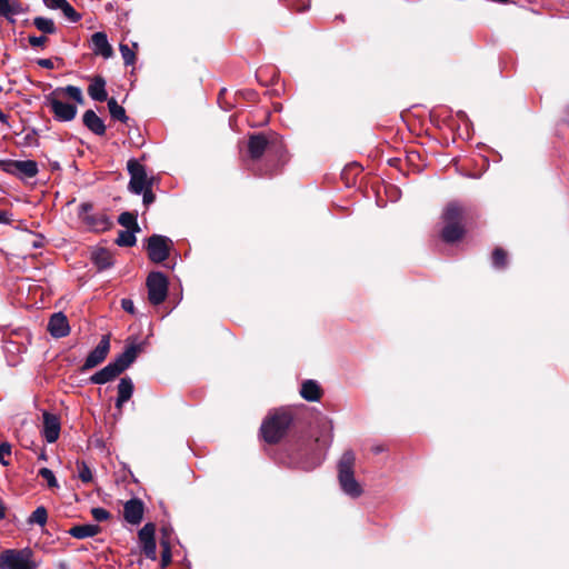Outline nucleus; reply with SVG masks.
Masks as SVG:
<instances>
[{
  "label": "nucleus",
  "mask_w": 569,
  "mask_h": 569,
  "mask_svg": "<svg viewBox=\"0 0 569 569\" xmlns=\"http://www.w3.org/2000/svg\"><path fill=\"white\" fill-rule=\"evenodd\" d=\"M64 96H68L78 104H82L84 101L81 89L76 86L59 87L46 94L44 104L51 110L53 118L60 122L72 121L78 112L76 104L62 101Z\"/></svg>",
  "instance_id": "nucleus-1"
},
{
  "label": "nucleus",
  "mask_w": 569,
  "mask_h": 569,
  "mask_svg": "<svg viewBox=\"0 0 569 569\" xmlns=\"http://www.w3.org/2000/svg\"><path fill=\"white\" fill-rule=\"evenodd\" d=\"M138 355V347L130 345L126 347L124 351L119 355L112 362L108 363L104 368L97 371L90 377V381L94 385H104L120 373H122L136 360Z\"/></svg>",
  "instance_id": "nucleus-2"
},
{
  "label": "nucleus",
  "mask_w": 569,
  "mask_h": 569,
  "mask_svg": "<svg viewBox=\"0 0 569 569\" xmlns=\"http://www.w3.org/2000/svg\"><path fill=\"white\" fill-rule=\"evenodd\" d=\"M356 455L352 450L342 453L338 461V480L341 490L351 498L362 495V488L355 477Z\"/></svg>",
  "instance_id": "nucleus-3"
},
{
  "label": "nucleus",
  "mask_w": 569,
  "mask_h": 569,
  "mask_svg": "<svg viewBox=\"0 0 569 569\" xmlns=\"http://www.w3.org/2000/svg\"><path fill=\"white\" fill-rule=\"evenodd\" d=\"M291 423V416L284 410H276L262 422L260 431L268 443L278 442L287 432Z\"/></svg>",
  "instance_id": "nucleus-4"
},
{
  "label": "nucleus",
  "mask_w": 569,
  "mask_h": 569,
  "mask_svg": "<svg viewBox=\"0 0 569 569\" xmlns=\"http://www.w3.org/2000/svg\"><path fill=\"white\" fill-rule=\"evenodd\" d=\"M38 566L33 551L28 547L0 552V569H36Z\"/></svg>",
  "instance_id": "nucleus-5"
},
{
  "label": "nucleus",
  "mask_w": 569,
  "mask_h": 569,
  "mask_svg": "<svg viewBox=\"0 0 569 569\" xmlns=\"http://www.w3.org/2000/svg\"><path fill=\"white\" fill-rule=\"evenodd\" d=\"M461 216L462 208L456 202L449 203L443 210L442 219L446 226L441 236L446 242H455L462 237L463 229L460 226Z\"/></svg>",
  "instance_id": "nucleus-6"
},
{
  "label": "nucleus",
  "mask_w": 569,
  "mask_h": 569,
  "mask_svg": "<svg viewBox=\"0 0 569 569\" xmlns=\"http://www.w3.org/2000/svg\"><path fill=\"white\" fill-rule=\"evenodd\" d=\"M80 218L86 227L93 232H103L112 226L111 219L104 212H93L89 203L81 204Z\"/></svg>",
  "instance_id": "nucleus-7"
},
{
  "label": "nucleus",
  "mask_w": 569,
  "mask_h": 569,
  "mask_svg": "<svg viewBox=\"0 0 569 569\" xmlns=\"http://www.w3.org/2000/svg\"><path fill=\"white\" fill-rule=\"evenodd\" d=\"M0 169L20 179L33 178L38 174V164L33 160H0Z\"/></svg>",
  "instance_id": "nucleus-8"
},
{
  "label": "nucleus",
  "mask_w": 569,
  "mask_h": 569,
  "mask_svg": "<svg viewBox=\"0 0 569 569\" xmlns=\"http://www.w3.org/2000/svg\"><path fill=\"white\" fill-rule=\"evenodd\" d=\"M130 174L129 190L134 194H141L148 188H152V179H149L144 167L134 159L127 163Z\"/></svg>",
  "instance_id": "nucleus-9"
},
{
  "label": "nucleus",
  "mask_w": 569,
  "mask_h": 569,
  "mask_svg": "<svg viewBox=\"0 0 569 569\" xmlns=\"http://www.w3.org/2000/svg\"><path fill=\"white\" fill-rule=\"evenodd\" d=\"M148 299L158 306L163 302L168 295V279L159 271L151 272L147 278Z\"/></svg>",
  "instance_id": "nucleus-10"
},
{
  "label": "nucleus",
  "mask_w": 569,
  "mask_h": 569,
  "mask_svg": "<svg viewBox=\"0 0 569 569\" xmlns=\"http://www.w3.org/2000/svg\"><path fill=\"white\" fill-rule=\"evenodd\" d=\"M171 239L166 236L153 234L148 239V256L153 262H162L169 257Z\"/></svg>",
  "instance_id": "nucleus-11"
},
{
  "label": "nucleus",
  "mask_w": 569,
  "mask_h": 569,
  "mask_svg": "<svg viewBox=\"0 0 569 569\" xmlns=\"http://www.w3.org/2000/svg\"><path fill=\"white\" fill-rule=\"evenodd\" d=\"M332 427L329 425L323 426L321 435L316 439L317 456L313 461L306 467L307 469H313L323 461L326 452L332 443Z\"/></svg>",
  "instance_id": "nucleus-12"
},
{
  "label": "nucleus",
  "mask_w": 569,
  "mask_h": 569,
  "mask_svg": "<svg viewBox=\"0 0 569 569\" xmlns=\"http://www.w3.org/2000/svg\"><path fill=\"white\" fill-rule=\"evenodd\" d=\"M156 526L151 522L146 523L139 530V540L142 545V551L146 557L156 560L157 558V545L154 540Z\"/></svg>",
  "instance_id": "nucleus-13"
},
{
  "label": "nucleus",
  "mask_w": 569,
  "mask_h": 569,
  "mask_svg": "<svg viewBox=\"0 0 569 569\" xmlns=\"http://www.w3.org/2000/svg\"><path fill=\"white\" fill-rule=\"evenodd\" d=\"M110 349V339L103 336L98 346L88 355L82 366V370H89L101 363L108 356Z\"/></svg>",
  "instance_id": "nucleus-14"
},
{
  "label": "nucleus",
  "mask_w": 569,
  "mask_h": 569,
  "mask_svg": "<svg viewBox=\"0 0 569 569\" xmlns=\"http://www.w3.org/2000/svg\"><path fill=\"white\" fill-rule=\"evenodd\" d=\"M43 418V428H42V436L44 437L46 441L48 443H53L58 440L60 435V420L58 416L50 413L48 411H44L42 413Z\"/></svg>",
  "instance_id": "nucleus-15"
},
{
  "label": "nucleus",
  "mask_w": 569,
  "mask_h": 569,
  "mask_svg": "<svg viewBox=\"0 0 569 569\" xmlns=\"http://www.w3.org/2000/svg\"><path fill=\"white\" fill-rule=\"evenodd\" d=\"M144 512L143 502L138 498L128 500L123 506V518L130 525H139Z\"/></svg>",
  "instance_id": "nucleus-16"
},
{
  "label": "nucleus",
  "mask_w": 569,
  "mask_h": 569,
  "mask_svg": "<svg viewBox=\"0 0 569 569\" xmlns=\"http://www.w3.org/2000/svg\"><path fill=\"white\" fill-rule=\"evenodd\" d=\"M48 331L54 338H62L69 335L70 326L62 312L53 313L48 322Z\"/></svg>",
  "instance_id": "nucleus-17"
},
{
  "label": "nucleus",
  "mask_w": 569,
  "mask_h": 569,
  "mask_svg": "<svg viewBox=\"0 0 569 569\" xmlns=\"http://www.w3.org/2000/svg\"><path fill=\"white\" fill-rule=\"evenodd\" d=\"M92 50L94 54L102 56L108 59L112 56V48L104 32H96L91 37Z\"/></svg>",
  "instance_id": "nucleus-18"
},
{
  "label": "nucleus",
  "mask_w": 569,
  "mask_h": 569,
  "mask_svg": "<svg viewBox=\"0 0 569 569\" xmlns=\"http://www.w3.org/2000/svg\"><path fill=\"white\" fill-rule=\"evenodd\" d=\"M83 124L94 134L103 136L106 126L100 117L93 110H87L83 113Z\"/></svg>",
  "instance_id": "nucleus-19"
},
{
  "label": "nucleus",
  "mask_w": 569,
  "mask_h": 569,
  "mask_svg": "<svg viewBox=\"0 0 569 569\" xmlns=\"http://www.w3.org/2000/svg\"><path fill=\"white\" fill-rule=\"evenodd\" d=\"M88 94L94 101H104L108 98L106 80L102 77H94L88 87Z\"/></svg>",
  "instance_id": "nucleus-20"
},
{
  "label": "nucleus",
  "mask_w": 569,
  "mask_h": 569,
  "mask_svg": "<svg viewBox=\"0 0 569 569\" xmlns=\"http://www.w3.org/2000/svg\"><path fill=\"white\" fill-rule=\"evenodd\" d=\"M133 393V382L129 377L121 378L118 385V397L116 407L121 409L122 406L131 398Z\"/></svg>",
  "instance_id": "nucleus-21"
},
{
  "label": "nucleus",
  "mask_w": 569,
  "mask_h": 569,
  "mask_svg": "<svg viewBox=\"0 0 569 569\" xmlns=\"http://www.w3.org/2000/svg\"><path fill=\"white\" fill-rule=\"evenodd\" d=\"M68 532L76 539H84L98 535L100 532V528L98 525L84 523L73 526Z\"/></svg>",
  "instance_id": "nucleus-22"
},
{
  "label": "nucleus",
  "mask_w": 569,
  "mask_h": 569,
  "mask_svg": "<svg viewBox=\"0 0 569 569\" xmlns=\"http://www.w3.org/2000/svg\"><path fill=\"white\" fill-rule=\"evenodd\" d=\"M268 141L264 136L262 134H254L251 136L248 142V149L250 157L253 159L260 158L266 148H267Z\"/></svg>",
  "instance_id": "nucleus-23"
},
{
  "label": "nucleus",
  "mask_w": 569,
  "mask_h": 569,
  "mask_svg": "<svg viewBox=\"0 0 569 569\" xmlns=\"http://www.w3.org/2000/svg\"><path fill=\"white\" fill-rule=\"evenodd\" d=\"M300 395L308 401H317L320 398V389L316 381L307 380L302 383Z\"/></svg>",
  "instance_id": "nucleus-24"
},
{
  "label": "nucleus",
  "mask_w": 569,
  "mask_h": 569,
  "mask_svg": "<svg viewBox=\"0 0 569 569\" xmlns=\"http://www.w3.org/2000/svg\"><path fill=\"white\" fill-rule=\"evenodd\" d=\"M92 260L99 269H107L113 263L111 253L103 248H99L92 252Z\"/></svg>",
  "instance_id": "nucleus-25"
},
{
  "label": "nucleus",
  "mask_w": 569,
  "mask_h": 569,
  "mask_svg": "<svg viewBox=\"0 0 569 569\" xmlns=\"http://www.w3.org/2000/svg\"><path fill=\"white\" fill-rule=\"evenodd\" d=\"M108 109L112 119L121 122H127L129 120L124 108L121 107L114 98L108 100Z\"/></svg>",
  "instance_id": "nucleus-26"
},
{
  "label": "nucleus",
  "mask_w": 569,
  "mask_h": 569,
  "mask_svg": "<svg viewBox=\"0 0 569 569\" xmlns=\"http://www.w3.org/2000/svg\"><path fill=\"white\" fill-rule=\"evenodd\" d=\"M139 230H121L118 234V238L116 240V243L120 247H131L136 244V232Z\"/></svg>",
  "instance_id": "nucleus-27"
},
{
  "label": "nucleus",
  "mask_w": 569,
  "mask_h": 569,
  "mask_svg": "<svg viewBox=\"0 0 569 569\" xmlns=\"http://www.w3.org/2000/svg\"><path fill=\"white\" fill-rule=\"evenodd\" d=\"M48 520V511L43 506L38 507L28 518L29 525H39L43 527Z\"/></svg>",
  "instance_id": "nucleus-28"
},
{
  "label": "nucleus",
  "mask_w": 569,
  "mask_h": 569,
  "mask_svg": "<svg viewBox=\"0 0 569 569\" xmlns=\"http://www.w3.org/2000/svg\"><path fill=\"white\" fill-rule=\"evenodd\" d=\"M33 24L38 30L44 33L52 34L56 32V26L52 19L44 17H36L33 19Z\"/></svg>",
  "instance_id": "nucleus-29"
},
{
  "label": "nucleus",
  "mask_w": 569,
  "mask_h": 569,
  "mask_svg": "<svg viewBox=\"0 0 569 569\" xmlns=\"http://www.w3.org/2000/svg\"><path fill=\"white\" fill-rule=\"evenodd\" d=\"M118 222L128 230H140L137 217L131 212H122L118 218Z\"/></svg>",
  "instance_id": "nucleus-30"
},
{
  "label": "nucleus",
  "mask_w": 569,
  "mask_h": 569,
  "mask_svg": "<svg viewBox=\"0 0 569 569\" xmlns=\"http://www.w3.org/2000/svg\"><path fill=\"white\" fill-rule=\"evenodd\" d=\"M20 12V7L16 2H10V0H0V16L10 19L11 16Z\"/></svg>",
  "instance_id": "nucleus-31"
},
{
  "label": "nucleus",
  "mask_w": 569,
  "mask_h": 569,
  "mask_svg": "<svg viewBox=\"0 0 569 569\" xmlns=\"http://www.w3.org/2000/svg\"><path fill=\"white\" fill-rule=\"evenodd\" d=\"M77 471L78 477L80 480L84 483H89L92 481V472L89 466L84 461H78L77 462Z\"/></svg>",
  "instance_id": "nucleus-32"
},
{
  "label": "nucleus",
  "mask_w": 569,
  "mask_h": 569,
  "mask_svg": "<svg viewBox=\"0 0 569 569\" xmlns=\"http://www.w3.org/2000/svg\"><path fill=\"white\" fill-rule=\"evenodd\" d=\"M507 263V253L501 249L497 248L492 252V266L497 269H501Z\"/></svg>",
  "instance_id": "nucleus-33"
},
{
  "label": "nucleus",
  "mask_w": 569,
  "mask_h": 569,
  "mask_svg": "<svg viewBox=\"0 0 569 569\" xmlns=\"http://www.w3.org/2000/svg\"><path fill=\"white\" fill-rule=\"evenodd\" d=\"M119 49H120V52H121L122 59H123V61H124V64H127V66L133 64V62H134V60H136V54H134V52L129 48V46H128V44H124V43H120Z\"/></svg>",
  "instance_id": "nucleus-34"
},
{
  "label": "nucleus",
  "mask_w": 569,
  "mask_h": 569,
  "mask_svg": "<svg viewBox=\"0 0 569 569\" xmlns=\"http://www.w3.org/2000/svg\"><path fill=\"white\" fill-rule=\"evenodd\" d=\"M58 9L62 10L63 14L72 22L80 20V14L77 13V11L68 3L67 0L63 2L62 7H59Z\"/></svg>",
  "instance_id": "nucleus-35"
},
{
  "label": "nucleus",
  "mask_w": 569,
  "mask_h": 569,
  "mask_svg": "<svg viewBox=\"0 0 569 569\" xmlns=\"http://www.w3.org/2000/svg\"><path fill=\"white\" fill-rule=\"evenodd\" d=\"M39 476H41L47 481V483L50 488L58 487V481H57L56 476L52 472V470H50L48 468H41L39 470Z\"/></svg>",
  "instance_id": "nucleus-36"
},
{
  "label": "nucleus",
  "mask_w": 569,
  "mask_h": 569,
  "mask_svg": "<svg viewBox=\"0 0 569 569\" xmlns=\"http://www.w3.org/2000/svg\"><path fill=\"white\" fill-rule=\"evenodd\" d=\"M11 455V445L9 442L0 443V463L3 466H9V460L6 458Z\"/></svg>",
  "instance_id": "nucleus-37"
},
{
  "label": "nucleus",
  "mask_w": 569,
  "mask_h": 569,
  "mask_svg": "<svg viewBox=\"0 0 569 569\" xmlns=\"http://www.w3.org/2000/svg\"><path fill=\"white\" fill-rule=\"evenodd\" d=\"M91 515L97 521H106L110 518V512L106 510L104 508H93L91 510Z\"/></svg>",
  "instance_id": "nucleus-38"
},
{
  "label": "nucleus",
  "mask_w": 569,
  "mask_h": 569,
  "mask_svg": "<svg viewBox=\"0 0 569 569\" xmlns=\"http://www.w3.org/2000/svg\"><path fill=\"white\" fill-rule=\"evenodd\" d=\"M47 41V38L44 36H30L29 37V43L31 47H42Z\"/></svg>",
  "instance_id": "nucleus-39"
},
{
  "label": "nucleus",
  "mask_w": 569,
  "mask_h": 569,
  "mask_svg": "<svg viewBox=\"0 0 569 569\" xmlns=\"http://www.w3.org/2000/svg\"><path fill=\"white\" fill-rule=\"evenodd\" d=\"M143 204L149 206L154 201V194L152 192V188H148L141 192Z\"/></svg>",
  "instance_id": "nucleus-40"
},
{
  "label": "nucleus",
  "mask_w": 569,
  "mask_h": 569,
  "mask_svg": "<svg viewBox=\"0 0 569 569\" xmlns=\"http://www.w3.org/2000/svg\"><path fill=\"white\" fill-rule=\"evenodd\" d=\"M121 307L124 311H127L129 313H134V305L131 299H122Z\"/></svg>",
  "instance_id": "nucleus-41"
},
{
  "label": "nucleus",
  "mask_w": 569,
  "mask_h": 569,
  "mask_svg": "<svg viewBox=\"0 0 569 569\" xmlns=\"http://www.w3.org/2000/svg\"><path fill=\"white\" fill-rule=\"evenodd\" d=\"M163 546H164V550L162 552L161 560H162V566H167L171 561V553H170L169 545L166 542V543H163Z\"/></svg>",
  "instance_id": "nucleus-42"
},
{
  "label": "nucleus",
  "mask_w": 569,
  "mask_h": 569,
  "mask_svg": "<svg viewBox=\"0 0 569 569\" xmlns=\"http://www.w3.org/2000/svg\"><path fill=\"white\" fill-rule=\"evenodd\" d=\"M46 7L52 10H57L59 7H62L66 0H42Z\"/></svg>",
  "instance_id": "nucleus-43"
},
{
  "label": "nucleus",
  "mask_w": 569,
  "mask_h": 569,
  "mask_svg": "<svg viewBox=\"0 0 569 569\" xmlns=\"http://www.w3.org/2000/svg\"><path fill=\"white\" fill-rule=\"evenodd\" d=\"M38 64H39L40 67L46 68V69H52V68H53V62H52V60H50V59H40V60L38 61Z\"/></svg>",
  "instance_id": "nucleus-44"
},
{
  "label": "nucleus",
  "mask_w": 569,
  "mask_h": 569,
  "mask_svg": "<svg viewBox=\"0 0 569 569\" xmlns=\"http://www.w3.org/2000/svg\"><path fill=\"white\" fill-rule=\"evenodd\" d=\"M6 517V507L2 502V500L0 499V521Z\"/></svg>",
  "instance_id": "nucleus-45"
},
{
  "label": "nucleus",
  "mask_w": 569,
  "mask_h": 569,
  "mask_svg": "<svg viewBox=\"0 0 569 569\" xmlns=\"http://www.w3.org/2000/svg\"><path fill=\"white\" fill-rule=\"evenodd\" d=\"M0 222H8L7 213L4 211H0Z\"/></svg>",
  "instance_id": "nucleus-46"
},
{
  "label": "nucleus",
  "mask_w": 569,
  "mask_h": 569,
  "mask_svg": "<svg viewBox=\"0 0 569 569\" xmlns=\"http://www.w3.org/2000/svg\"><path fill=\"white\" fill-rule=\"evenodd\" d=\"M568 113H569V107H568Z\"/></svg>",
  "instance_id": "nucleus-47"
}]
</instances>
